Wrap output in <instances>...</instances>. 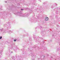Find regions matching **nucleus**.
<instances>
[{
  "mask_svg": "<svg viewBox=\"0 0 60 60\" xmlns=\"http://www.w3.org/2000/svg\"><path fill=\"white\" fill-rule=\"evenodd\" d=\"M45 20H49V18L47 17H46L45 18Z\"/></svg>",
  "mask_w": 60,
  "mask_h": 60,
  "instance_id": "f257e3e1",
  "label": "nucleus"
},
{
  "mask_svg": "<svg viewBox=\"0 0 60 60\" xmlns=\"http://www.w3.org/2000/svg\"><path fill=\"white\" fill-rule=\"evenodd\" d=\"M2 37H0V39H2Z\"/></svg>",
  "mask_w": 60,
  "mask_h": 60,
  "instance_id": "f03ea898",
  "label": "nucleus"
},
{
  "mask_svg": "<svg viewBox=\"0 0 60 60\" xmlns=\"http://www.w3.org/2000/svg\"><path fill=\"white\" fill-rule=\"evenodd\" d=\"M14 41H16V40H14Z\"/></svg>",
  "mask_w": 60,
  "mask_h": 60,
  "instance_id": "7ed1b4c3",
  "label": "nucleus"
},
{
  "mask_svg": "<svg viewBox=\"0 0 60 60\" xmlns=\"http://www.w3.org/2000/svg\"><path fill=\"white\" fill-rule=\"evenodd\" d=\"M21 10H23L22 9Z\"/></svg>",
  "mask_w": 60,
  "mask_h": 60,
  "instance_id": "20e7f679",
  "label": "nucleus"
}]
</instances>
